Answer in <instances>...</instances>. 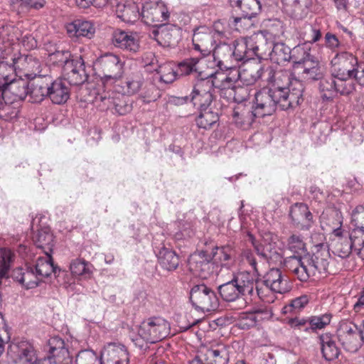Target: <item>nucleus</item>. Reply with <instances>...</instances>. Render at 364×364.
<instances>
[{
	"mask_svg": "<svg viewBox=\"0 0 364 364\" xmlns=\"http://www.w3.org/2000/svg\"><path fill=\"white\" fill-rule=\"evenodd\" d=\"M300 86L296 84L293 94L290 95L289 101L286 97L287 91L272 90V89L264 87L255 95V100L252 107L258 117H264L273 114L277 107L282 110H287L290 108L298 106L297 97L299 93Z\"/></svg>",
	"mask_w": 364,
	"mask_h": 364,
	"instance_id": "f257e3e1",
	"label": "nucleus"
},
{
	"mask_svg": "<svg viewBox=\"0 0 364 364\" xmlns=\"http://www.w3.org/2000/svg\"><path fill=\"white\" fill-rule=\"evenodd\" d=\"M232 261L228 252H193L188 259V265L193 275L207 279L214 272L215 266H228Z\"/></svg>",
	"mask_w": 364,
	"mask_h": 364,
	"instance_id": "f03ea898",
	"label": "nucleus"
},
{
	"mask_svg": "<svg viewBox=\"0 0 364 364\" xmlns=\"http://www.w3.org/2000/svg\"><path fill=\"white\" fill-rule=\"evenodd\" d=\"M330 257V252H307L302 256L293 257L290 260L295 266L292 272L300 281L306 282L316 274L327 272Z\"/></svg>",
	"mask_w": 364,
	"mask_h": 364,
	"instance_id": "7ed1b4c3",
	"label": "nucleus"
},
{
	"mask_svg": "<svg viewBox=\"0 0 364 364\" xmlns=\"http://www.w3.org/2000/svg\"><path fill=\"white\" fill-rule=\"evenodd\" d=\"M170 332V324L161 317H151L143 321L137 334L132 335L134 344L140 349L146 348L148 343H154L166 338Z\"/></svg>",
	"mask_w": 364,
	"mask_h": 364,
	"instance_id": "20e7f679",
	"label": "nucleus"
},
{
	"mask_svg": "<svg viewBox=\"0 0 364 364\" xmlns=\"http://www.w3.org/2000/svg\"><path fill=\"white\" fill-rule=\"evenodd\" d=\"M125 61L118 55L106 53L97 58L95 63V70L105 85H112L124 75Z\"/></svg>",
	"mask_w": 364,
	"mask_h": 364,
	"instance_id": "39448f33",
	"label": "nucleus"
},
{
	"mask_svg": "<svg viewBox=\"0 0 364 364\" xmlns=\"http://www.w3.org/2000/svg\"><path fill=\"white\" fill-rule=\"evenodd\" d=\"M214 83L209 77L198 80L195 85L191 97H178L176 104L191 102L198 109L209 107L213 100Z\"/></svg>",
	"mask_w": 364,
	"mask_h": 364,
	"instance_id": "423d86ee",
	"label": "nucleus"
},
{
	"mask_svg": "<svg viewBox=\"0 0 364 364\" xmlns=\"http://www.w3.org/2000/svg\"><path fill=\"white\" fill-rule=\"evenodd\" d=\"M214 26V29L200 26L194 31L192 38L193 48L200 52L203 57L208 55L212 52L214 45L224 36V32L218 29V23H215Z\"/></svg>",
	"mask_w": 364,
	"mask_h": 364,
	"instance_id": "0eeeda50",
	"label": "nucleus"
},
{
	"mask_svg": "<svg viewBox=\"0 0 364 364\" xmlns=\"http://www.w3.org/2000/svg\"><path fill=\"white\" fill-rule=\"evenodd\" d=\"M190 299L196 309L203 313L215 311L219 306L216 293L204 284H196L191 288Z\"/></svg>",
	"mask_w": 364,
	"mask_h": 364,
	"instance_id": "6e6552de",
	"label": "nucleus"
},
{
	"mask_svg": "<svg viewBox=\"0 0 364 364\" xmlns=\"http://www.w3.org/2000/svg\"><path fill=\"white\" fill-rule=\"evenodd\" d=\"M229 359V348L223 343H215L200 347L189 364H228Z\"/></svg>",
	"mask_w": 364,
	"mask_h": 364,
	"instance_id": "1a4fd4ad",
	"label": "nucleus"
},
{
	"mask_svg": "<svg viewBox=\"0 0 364 364\" xmlns=\"http://www.w3.org/2000/svg\"><path fill=\"white\" fill-rule=\"evenodd\" d=\"M331 64L333 77L336 79L350 80L356 70L358 59L349 52L341 51L336 54Z\"/></svg>",
	"mask_w": 364,
	"mask_h": 364,
	"instance_id": "9d476101",
	"label": "nucleus"
},
{
	"mask_svg": "<svg viewBox=\"0 0 364 364\" xmlns=\"http://www.w3.org/2000/svg\"><path fill=\"white\" fill-rule=\"evenodd\" d=\"M234 282L241 291L242 296H249L251 299L259 298L264 302H271L273 300L269 299L264 294V290L257 285L255 277L248 272H241L233 277Z\"/></svg>",
	"mask_w": 364,
	"mask_h": 364,
	"instance_id": "9b49d317",
	"label": "nucleus"
},
{
	"mask_svg": "<svg viewBox=\"0 0 364 364\" xmlns=\"http://www.w3.org/2000/svg\"><path fill=\"white\" fill-rule=\"evenodd\" d=\"M169 18V13L165 4L161 1H146L141 10V20L144 23L159 26H164V22Z\"/></svg>",
	"mask_w": 364,
	"mask_h": 364,
	"instance_id": "f8f14e48",
	"label": "nucleus"
},
{
	"mask_svg": "<svg viewBox=\"0 0 364 364\" xmlns=\"http://www.w3.org/2000/svg\"><path fill=\"white\" fill-rule=\"evenodd\" d=\"M57 57L63 56L65 66L63 68V75L68 82L73 85H80L87 80V75L85 73L83 62L80 60H70V52H59L56 54Z\"/></svg>",
	"mask_w": 364,
	"mask_h": 364,
	"instance_id": "ddd939ff",
	"label": "nucleus"
},
{
	"mask_svg": "<svg viewBox=\"0 0 364 364\" xmlns=\"http://www.w3.org/2000/svg\"><path fill=\"white\" fill-rule=\"evenodd\" d=\"M231 71L228 75L218 74L215 81H213L214 87L220 90L221 97L227 98L228 100H240L244 97L237 96V93L245 91L244 88L237 87L238 77L236 75L235 69H230Z\"/></svg>",
	"mask_w": 364,
	"mask_h": 364,
	"instance_id": "4468645a",
	"label": "nucleus"
},
{
	"mask_svg": "<svg viewBox=\"0 0 364 364\" xmlns=\"http://www.w3.org/2000/svg\"><path fill=\"white\" fill-rule=\"evenodd\" d=\"M258 35L237 39L234 41L232 47V55L234 62H248L255 55H259V46L257 45Z\"/></svg>",
	"mask_w": 364,
	"mask_h": 364,
	"instance_id": "2eb2a0df",
	"label": "nucleus"
},
{
	"mask_svg": "<svg viewBox=\"0 0 364 364\" xmlns=\"http://www.w3.org/2000/svg\"><path fill=\"white\" fill-rule=\"evenodd\" d=\"M338 338L344 349L355 353L362 346L360 329L353 323H344L338 330Z\"/></svg>",
	"mask_w": 364,
	"mask_h": 364,
	"instance_id": "dca6fc26",
	"label": "nucleus"
},
{
	"mask_svg": "<svg viewBox=\"0 0 364 364\" xmlns=\"http://www.w3.org/2000/svg\"><path fill=\"white\" fill-rule=\"evenodd\" d=\"M17 77L34 79L41 72V63L32 55H18L11 58Z\"/></svg>",
	"mask_w": 364,
	"mask_h": 364,
	"instance_id": "f3484780",
	"label": "nucleus"
},
{
	"mask_svg": "<svg viewBox=\"0 0 364 364\" xmlns=\"http://www.w3.org/2000/svg\"><path fill=\"white\" fill-rule=\"evenodd\" d=\"M242 261L244 264L250 265L255 272H257V262L267 263L269 265H281L283 262V255L279 252H243Z\"/></svg>",
	"mask_w": 364,
	"mask_h": 364,
	"instance_id": "a211bd4d",
	"label": "nucleus"
},
{
	"mask_svg": "<svg viewBox=\"0 0 364 364\" xmlns=\"http://www.w3.org/2000/svg\"><path fill=\"white\" fill-rule=\"evenodd\" d=\"M235 70L238 80H240L247 85L254 84L264 73H267L270 75L272 72V70L269 68L264 70L259 63L250 61L245 63L239 70L235 69Z\"/></svg>",
	"mask_w": 364,
	"mask_h": 364,
	"instance_id": "6ab92c4d",
	"label": "nucleus"
},
{
	"mask_svg": "<svg viewBox=\"0 0 364 364\" xmlns=\"http://www.w3.org/2000/svg\"><path fill=\"white\" fill-rule=\"evenodd\" d=\"M274 87L272 90H285L287 91V96H290V95L293 94V92H296L293 90L296 87V84H298L300 86L299 93L297 100H298V105L300 104L301 101L303 100V92H304V85L303 83L295 78H291V75L289 71H281L277 72L274 75ZM289 101V97H286Z\"/></svg>",
	"mask_w": 364,
	"mask_h": 364,
	"instance_id": "aec40b11",
	"label": "nucleus"
},
{
	"mask_svg": "<svg viewBox=\"0 0 364 364\" xmlns=\"http://www.w3.org/2000/svg\"><path fill=\"white\" fill-rule=\"evenodd\" d=\"M263 278L266 288L272 291L284 294L291 289L287 277L279 268L270 269Z\"/></svg>",
	"mask_w": 364,
	"mask_h": 364,
	"instance_id": "412c9836",
	"label": "nucleus"
},
{
	"mask_svg": "<svg viewBox=\"0 0 364 364\" xmlns=\"http://www.w3.org/2000/svg\"><path fill=\"white\" fill-rule=\"evenodd\" d=\"M28 79L22 77H15L5 87L4 97L8 104L24 100L28 94Z\"/></svg>",
	"mask_w": 364,
	"mask_h": 364,
	"instance_id": "4be33fe9",
	"label": "nucleus"
},
{
	"mask_svg": "<svg viewBox=\"0 0 364 364\" xmlns=\"http://www.w3.org/2000/svg\"><path fill=\"white\" fill-rule=\"evenodd\" d=\"M16 353V364H42L43 360L38 359L33 345L27 341H21L13 346Z\"/></svg>",
	"mask_w": 364,
	"mask_h": 364,
	"instance_id": "5701e85b",
	"label": "nucleus"
},
{
	"mask_svg": "<svg viewBox=\"0 0 364 364\" xmlns=\"http://www.w3.org/2000/svg\"><path fill=\"white\" fill-rule=\"evenodd\" d=\"M112 43L117 48L132 53L139 49L138 35L130 31H115L112 34Z\"/></svg>",
	"mask_w": 364,
	"mask_h": 364,
	"instance_id": "b1692460",
	"label": "nucleus"
},
{
	"mask_svg": "<svg viewBox=\"0 0 364 364\" xmlns=\"http://www.w3.org/2000/svg\"><path fill=\"white\" fill-rule=\"evenodd\" d=\"M212 52L214 60L220 70H229L235 67L231 45L225 43H218L213 47Z\"/></svg>",
	"mask_w": 364,
	"mask_h": 364,
	"instance_id": "393cba45",
	"label": "nucleus"
},
{
	"mask_svg": "<svg viewBox=\"0 0 364 364\" xmlns=\"http://www.w3.org/2000/svg\"><path fill=\"white\" fill-rule=\"evenodd\" d=\"M102 364H128L129 354L124 346L109 343L102 352Z\"/></svg>",
	"mask_w": 364,
	"mask_h": 364,
	"instance_id": "a878e982",
	"label": "nucleus"
},
{
	"mask_svg": "<svg viewBox=\"0 0 364 364\" xmlns=\"http://www.w3.org/2000/svg\"><path fill=\"white\" fill-rule=\"evenodd\" d=\"M12 277L26 289L38 287L40 282H41V278L36 272H34V269L32 267H27L25 269H15L13 271Z\"/></svg>",
	"mask_w": 364,
	"mask_h": 364,
	"instance_id": "bb28decb",
	"label": "nucleus"
},
{
	"mask_svg": "<svg viewBox=\"0 0 364 364\" xmlns=\"http://www.w3.org/2000/svg\"><path fill=\"white\" fill-rule=\"evenodd\" d=\"M68 33L71 37H85L89 39L94 36L95 27L90 21L77 19L66 25Z\"/></svg>",
	"mask_w": 364,
	"mask_h": 364,
	"instance_id": "cd10ccee",
	"label": "nucleus"
},
{
	"mask_svg": "<svg viewBox=\"0 0 364 364\" xmlns=\"http://www.w3.org/2000/svg\"><path fill=\"white\" fill-rule=\"evenodd\" d=\"M48 97L53 104L61 105L67 102L70 97L68 86L62 80L48 82Z\"/></svg>",
	"mask_w": 364,
	"mask_h": 364,
	"instance_id": "c85d7f7f",
	"label": "nucleus"
},
{
	"mask_svg": "<svg viewBox=\"0 0 364 364\" xmlns=\"http://www.w3.org/2000/svg\"><path fill=\"white\" fill-rule=\"evenodd\" d=\"M232 119L234 123L242 129L249 128L254 122L255 119L258 117L255 114L252 108H250L244 105H237L232 111Z\"/></svg>",
	"mask_w": 364,
	"mask_h": 364,
	"instance_id": "c756f323",
	"label": "nucleus"
},
{
	"mask_svg": "<svg viewBox=\"0 0 364 364\" xmlns=\"http://www.w3.org/2000/svg\"><path fill=\"white\" fill-rule=\"evenodd\" d=\"M116 14L117 17L127 23H134L141 18L139 6L132 1L118 3L116 6Z\"/></svg>",
	"mask_w": 364,
	"mask_h": 364,
	"instance_id": "7c9ffc66",
	"label": "nucleus"
},
{
	"mask_svg": "<svg viewBox=\"0 0 364 364\" xmlns=\"http://www.w3.org/2000/svg\"><path fill=\"white\" fill-rule=\"evenodd\" d=\"M49 77L40 76L28 86L29 101L33 103L42 102L48 97V82Z\"/></svg>",
	"mask_w": 364,
	"mask_h": 364,
	"instance_id": "2f4dec72",
	"label": "nucleus"
},
{
	"mask_svg": "<svg viewBox=\"0 0 364 364\" xmlns=\"http://www.w3.org/2000/svg\"><path fill=\"white\" fill-rule=\"evenodd\" d=\"M235 7L241 12V17L234 18V22L237 23L242 18H252L260 11L261 6L257 0H232Z\"/></svg>",
	"mask_w": 364,
	"mask_h": 364,
	"instance_id": "473e14b6",
	"label": "nucleus"
},
{
	"mask_svg": "<svg viewBox=\"0 0 364 364\" xmlns=\"http://www.w3.org/2000/svg\"><path fill=\"white\" fill-rule=\"evenodd\" d=\"M336 340V337L328 333L319 336L321 353L327 360H333L338 358L340 354V348L337 346Z\"/></svg>",
	"mask_w": 364,
	"mask_h": 364,
	"instance_id": "72a5a7b5",
	"label": "nucleus"
},
{
	"mask_svg": "<svg viewBox=\"0 0 364 364\" xmlns=\"http://www.w3.org/2000/svg\"><path fill=\"white\" fill-rule=\"evenodd\" d=\"M35 269L41 281L45 278L50 277L53 274H56L57 272L60 271L58 267L54 264L51 255L47 252L43 257L38 258Z\"/></svg>",
	"mask_w": 364,
	"mask_h": 364,
	"instance_id": "f704fd0d",
	"label": "nucleus"
},
{
	"mask_svg": "<svg viewBox=\"0 0 364 364\" xmlns=\"http://www.w3.org/2000/svg\"><path fill=\"white\" fill-rule=\"evenodd\" d=\"M272 63L278 65H284L291 60L294 63V49L291 50L289 47L283 43H275L269 54Z\"/></svg>",
	"mask_w": 364,
	"mask_h": 364,
	"instance_id": "c9c22d12",
	"label": "nucleus"
},
{
	"mask_svg": "<svg viewBox=\"0 0 364 364\" xmlns=\"http://www.w3.org/2000/svg\"><path fill=\"white\" fill-rule=\"evenodd\" d=\"M294 68H300L302 71H306L308 68H313L319 63L317 60L314 59L302 46L299 45L294 47Z\"/></svg>",
	"mask_w": 364,
	"mask_h": 364,
	"instance_id": "e433bc0d",
	"label": "nucleus"
},
{
	"mask_svg": "<svg viewBox=\"0 0 364 364\" xmlns=\"http://www.w3.org/2000/svg\"><path fill=\"white\" fill-rule=\"evenodd\" d=\"M144 82L142 75L137 72L127 77L126 82L120 87L117 92L122 95H132L136 94L141 87Z\"/></svg>",
	"mask_w": 364,
	"mask_h": 364,
	"instance_id": "4c0bfd02",
	"label": "nucleus"
},
{
	"mask_svg": "<svg viewBox=\"0 0 364 364\" xmlns=\"http://www.w3.org/2000/svg\"><path fill=\"white\" fill-rule=\"evenodd\" d=\"M218 120V113L212 111L209 107L199 109V114L196 118L198 128L204 129H210Z\"/></svg>",
	"mask_w": 364,
	"mask_h": 364,
	"instance_id": "58836bf2",
	"label": "nucleus"
},
{
	"mask_svg": "<svg viewBox=\"0 0 364 364\" xmlns=\"http://www.w3.org/2000/svg\"><path fill=\"white\" fill-rule=\"evenodd\" d=\"M33 242L36 248L44 250H53V235L50 228L43 227L41 228L38 234L33 237Z\"/></svg>",
	"mask_w": 364,
	"mask_h": 364,
	"instance_id": "ea45409f",
	"label": "nucleus"
},
{
	"mask_svg": "<svg viewBox=\"0 0 364 364\" xmlns=\"http://www.w3.org/2000/svg\"><path fill=\"white\" fill-rule=\"evenodd\" d=\"M72 274L80 279H89L92 274V266L85 259H73L70 264Z\"/></svg>",
	"mask_w": 364,
	"mask_h": 364,
	"instance_id": "a19ab883",
	"label": "nucleus"
},
{
	"mask_svg": "<svg viewBox=\"0 0 364 364\" xmlns=\"http://www.w3.org/2000/svg\"><path fill=\"white\" fill-rule=\"evenodd\" d=\"M49 352L51 356L48 358H60L64 360L69 359V351L65 347V341L58 336L50 338L48 341Z\"/></svg>",
	"mask_w": 364,
	"mask_h": 364,
	"instance_id": "79ce46f5",
	"label": "nucleus"
},
{
	"mask_svg": "<svg viewBox=\"0 0 364 364\" xmlns=\"http://www.w3.org/2000/svg\"><path fill=\"white\" fill-rule=\"evenodd\" d=\"M161 267L168 271L177 268L179 264V257L176 252H159L156 255Z\"/></svg>",
	"mask_w": 364,
	"mask_h": 364,
	"instance_id": "37998d69",
	"label": "nucleus"
},
{
	"mask_svg": "<svg viewBox=\"0 0 364 364\" xmlns=\"http://www.w3.org/2000/svg\"><path fill=\"white\" fill-rule=\"evenodd\" d=\"M218 290L221 297L226 301H234L242 296L237 284L234 282V279L221 284Z\"/></svg>",
	"mask_w": 364,
	"mask_h": 364,
	"instance_id": "c03bdc74",
	"label": "nucleus"
},
{
	"mask_svg": "<svg viewBox=\"0 0 364 364\" xmlns=\"http://www.w3.org/2000/svg\"><path fill=\"white\" fill-rule=\"evenodd\" d=\"M299 36L304 42L314 43L321 39V32L314 26L306 23L299 28Z\"/></svg>",
	"mask_w": 364,
	"mask_h": 364,
	"instance_id": "a18cd8bd",
	"label": "nucleus"
},
{
	"mask_svg": "<svg viewBox=\"0 0 364 364\" xmlns=\"http://www.w3.org/2000/svg\"><path fill=\"white\" fill-rule=\"evenodd\" d=\"M319 90L323 99L330 100L336 95V79L331 75V77L321 79Z\"/></svg>",
	"mask_w": 364,
	"mask_h": 364,
	"instance_id": "49530a36",
	"label": "nucleus"
},
{
	"mask_svg": "<svg viewBox=\"0 0 364 364\" xmlns=\"http://www.w3.org/2000/svg\"><path fill=\"white\" fill-rule=\"evenodd\" d=\"M203 58H189L183 60L178 65L177 72L178 75H189L193 72H198L200 64L203 61Z\"/></svg>",
	"mask_w": 364,
	"mask_h": 364,
	"instance_id": "de8ad7c7",
	"label": "nucleus"
},
{
	"mask_svg": "<svg viewBox=\"0 0 364 364\" xmlns=\"http://www.w3.org/2000/svg\"><path fill=\"white\" fill-rule=\"evenodd\" d=\"M156 71L159 75L160 81L166 84L172 83L178 75L177 70H175L174 65L171 62L159 65Z\"/></svg>",
	"mask_w": 364,
	"mask_h": 364,
	"instance_id": "09e8293b",
	"label": "nucleus"
},
{
	"mask_svg": "<svg viewBox=\"0 0 364 364\" xmlns=\"http://www.w3.org/2000/svg\"><path fill=\"white\" fill-rule=\"evenodd\" d=\"M16 76L14 64L0 62V87L4 88Z\"/></svg>",
	"mask_w": 364,
	"mask_h": 364,
	"instance_id": "8fccbe9b",
	"label": "nucleus"
},
{
	"mask_svg": "<svg viewBox=\"0 0 364 364\" xmlns=\"http://www.w3.org/2000/svg\"><path fill=\"white\" fill-rule=\"evenodd\" d=\"M14 260V252H0V280L9 277V272Z\"/></svg>",
	"mask_w": 364,
	"mask_h": 364,
	"instance_id": "3c124183",
	"label": "nucleus"
},
{
	"mask_svg": "<svg viewBox=\"0 0 364 364\" xmlns=\"http://www.w3.org/2000/svg\"><path fill=\"white\" fill-rule=\"evenodd\" d=\"M309 298L307 295L304 294L294 299L283 307L282 311L284 314L288 313H297L302 310L309 303Z\"/></svg>",
	"mask_w": 364,
	"mask_h": 364,
	"instance_id": "603ef678",
	"label": "nucleus"
},
{
	"mask_svg": "<svg viewBox=\"0 0 364 364\" xmlns=\"http://www.w3.org/2000/svg\"><path fill=\"white\" fill-rule=\"evenodd\" d=\"M343 220V215L340 211L336 210L332 212L328 225L331 228L333 234L336 237L342 236L343 231L341 227Z\"/></svg>",
	"mask_w": 364,
	"mask_h": 364,
	"instance_id": "864d4df0",
	"label": "nucleus"
},
{
	"mask_svg": "<svg viewBox=\"0 0 364 364\" xmlns=\"http://www.w3.org/2000/svg\"><path fill=\"white\" fill-rule=\"evenodd\" d=\"M351 224L353 230L361 231L364 234V205H358L351 213Z\"/></svg>",
	"mask_w": 364,
	"mask_h": 364,
	"instance_id": "5fc2aeb1",
	"label": "nucleus"
},
{
	"mask_svg": "<svg viewBox=\"0 0 364 364\" xmlns=\"http://www.w3.org/2000/svg\"><path fill=\"white\" fill-rule=\"evenodd\" d=\"M76 364H102L97 354L92 350L80 351L76 358Z\"/></svg>",
	"mask_w": 364,
	"mask_h": 364,
	"instance_id": "6e6d98bb",
	"label": "nucleus"
},
{
	"mask_svg": "<svg viewBox=\"0 0 364 364\" xmlns=\"http://www.w3.org/2000/svg\"><path fill=\"white\" fill-rule=\"evenodd\" d=\"M294 7L295 14H306L313 5L314 0H283Z\"/></svg>",
	"mask_w": 364,
	"mask_h": 364,
	"instance_id": "4d7b16f0",
	"label": "nucleus"
},
{
	"mask_svg": "<svg viewBox=\"0 0 364 364\" xmlns=\"http://www.w3.org/2000/svg\"><path fill=\"white\" fill-rule=\"evenodd\" d=\"M299 214L309 221L312 218V215L309 210L307 205L304 203L296 204L291 210L290 215L293 220H299L298 218Z\"/></svg>",
	"mask_w": 364,
	"mask_h": 364,
	"instance_id": "13d9d810",
	"label": "nucleus"
},
{
	"mask_svg": "<svg viewBox=\"0 0 364 364\" xmlns=\"http://www.w3.org/2000/svg\"><path fill=\"white\" fill-rule=\"evenodd\" d=\"M331 319V316L328 314H325L319 316H314L309 321L311 328L313 330L322 329L330 323Z\"/></svg>",
	"mask_w": 364,
	"mask_h": 364,
	"instance_id": "bf43d9fd",
	"label": "nucleus"
},
{
	"mask_svg": "<svg viewBox=\"0 0 364 364\" xmlns=\"http://www.w3.org/2000/svg\"><path fill=\"white\" fill-rule=\"evenodd\" d=\"M156 41L161 45H169L172 40V33L167 26H161L155 33Z\"/></svg>",
	"mask_w": 364,
	"mask_h": 364,
	"instance_id": "052dcab7",
	"label": "nucleus"
},
{
	"mask_svg": "<svg viewBox=\"0 0 364 364\" xmlns=\"http://www.w3.org/2000/svg\"><path fill=\"white\" fill-rule=\"evenodd\" d=\"M354 90V84L350 80L336 79V94L347 95Z\"/></svg>",
	"mask_w": 364,
	"mask_h": 364,
	"instance_id": "680f3d73",
	"label": "nucleus"
},
{
	"mask_svg": "<svg viewBox=\"0 0 364 364\" xmlns=\"http://www.w3.org/2000/svg\"><path fill=\"white\" fill-rule=\"evenodd\" d=\"M301 75L306 80H316L321 79L323 76V69L320 63L313 66V68H308L306 71H301Z\"/></svg>",
	"mask_w": 364,
	"mask_h": 364,
	"instance_id": "e2e57ef3",
	"label": "nucleus"
},
{
	"mask_svg": "<svg viewBox=\"0 0 364 364\" xmlns=\"http://www.w3.org/2000/svg\"><path fill=\"white\" fill-rule=\"evenodd\" d=\"M362 233L361 231L358 230H353L350 239V250H364V238L360 237L359 235Z\"/></svg>",
	"mask_w": 364,
	"mask_h": 364,
	"instance_id": "0e129e2a",
	"label": "nucleus"
},
{
	"mask_svg": "<svg viewBox=\"0 0 364 364\" xmlns=\"http://www.w3.org/2000/svg\"><path fill=\"white\" fill-rule=\"evenodd\" d=\"M289 250H306V244L300 235H292L288 240Z\"/></svg>",
	"mask_w": 364,
	"mask_h": 364,
	"instance_id": "69168bd1",
	"label": "nucleus"
},
{
	"mask_svg": "<svg viewBox=\"0 0 364 364\" xmlns=\"http://www.w3.org/2000/svg\"><path fill=\"white\" fill-rule=\"evenodd\" d=\"M356 301L353 305V311L356 314H363L364 311V287L354 296Z\"/></svg>",
	"mask_w": 364,
	"mask_h": 364,
	"instance_id": "338daca9",
	"label": "nucleus"
},
{
	"mask_svg": "<svg viewBox=\"0 0 364 364\" xmlns=\"http://www.w3.org/2000/svg\"><path fill=\"white\" fill-rule=\"evenodd\" d=\"M159 97V92L156 89L155 86L153 85H150L147 87V93L144 95H141L140 98L145 103H149L151 102H154L156 100V99Z\"/></svg>",
	"mask_w": 364,
	"mask_h": 364,
	"instance_id": "774afa93",
	"label": "nucleus"
}]
</instances>
